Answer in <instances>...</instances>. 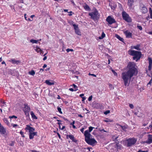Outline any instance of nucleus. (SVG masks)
<instances>
[{
	"instance_id": "4c0bfd02",
	"label": "nucleus",
	"mask_w": 152,
	"mask_h": 152,
	"mask_svg": "<svg viewBox=\"0 0 152 152\" xmlns=\"http://www.w3.org/2000/svg\"><path fill=\"white\" fill-rule=\"evenodd\" d=\"M24 113L26 116H29V111H24Z\"/></svg>"
},
{
	"instance_id": "7c9ffc66",
	"label": "nucleus",
	"mask_w": 152,
	"mask_h": 152,
	"mask_svg": "<svg viewBox=\"0 0 152 152\" xmlns=\"http://www.w3.org/2000/svg\"><path fill=\"white\" fill-rule=\"evenodd\" d=\"M31 42L33 43H37L38 42V40H36L34 39H31L30 40Z\"/></svg>"
},
{
	"instance_id": "39448f33",
	"label": "nucleus",
	"mask_w": 152,
	"mask_h": 152,
	"mask_svg": "<svg viewBox=\"0 0 152 152\" xmlns=\"http://www.w3.org/2000/svg\"><path fill=\"white\" fill-rule=\"evenodd\" d=\"M127 141V146L128 147H129L134 145L136 142L137 140L134 138H132L128 139Z\"/></svg>"
},
{
	"instance_id": "c03bdc74",
	"label": "nucleus",
	"mask_w": 152,
	"mask_h": 152,
	"mask_svg": "<svg viewBox=\"0 0 152 152\" xmlns=\"http://www.w3.org/2000/svg\"><path fill=\"white\" fill-rule=\"evenodd\" d=\"M99 48L100 50H102L103 48V45H99Z\"/></svg>"
},
{
	"instance_id": "8fccbe9b",
	"label": "nucleus",
	"mask_w": 152,
	"mask_h": 152,
	"mask_svg": "<svg viewBox=\"0 0 152 152\" xmlns=\"http://www.w3.org/2000/svg\"><path fill=\"white\" fill-rule=\"evenodd\" d=\"M110 112V111L109 110H107L105 111V115H107L108 113H109Z\"/></svg>"
},
{
	"instance_id": "4468645a",
	"label": "nucleus",
	"mask_w": 152,
	"mask_h": 152,
	"mask_svg": "<svg viewBox=\"0 0 152 152\" xmlns=\"http://www.w3.org/2000/svg\"><path fill=\"white\" fill-rule=\"evenodd\" d=\"M148 140L145 141V142L149 144L151 143H152V135L150 134H148Z\"/></svg>"
},
{
	"instance_id": "e2e57ef3",
	"label": "nucleus",
	"mask_w": 152,
	"mask_h": 152,
	"mask_svg": "<svg viewBox=\"0 0 152 152\" xmlns=\"http://www.w3.org/2000/svg\"><path fill=\"white\" fill-rule=\"evenodd\" d=\"M47 66V65L46 64H44L43 65V68H44L45 67H46Z\"/></svg>"
},
{
	"instance_id": "0eeeda50",
	"label": "nucleus",
	"mask_w": 152,
	"mask_h": 152,
	"mask_svg": "<svg viewBox=\"0 0 152 152\" xmlns=\"http://www.w3.org/2000/svg\"><path fill=\"white\" fill-rule=\"evenodd\" d=\"M106 21L108 22L109 24H112L115 23L116 21L115 19L111 16H108L106 19Z\"/></svg>"
},
{
	"instance_id": "9d476101",
	"label": "nucleus",
	"mask_w": 152,
	"mask_h": 152,
	"mask_svg": "<svg viewBox=\"0 0 152 152\" xmlns=\"http://www.w3.org/2000/svg\"><path fill=\"white\" fill-rule=\"evenodd\" d=\"M73 27L75 33L78 35H81V33L79 28L78 25H73Z\"/></svg>"
},
{
	"instance_id": "864d4df0",
	"label": "nucleus",
	"mask_w": 152,
	"mask_h": 152,
	"mask_svg": "<svg viewBox=\"0 0 152 152\" xmlns=\"http://www.w3.org/2000/svg\"><path fill=\"white\" fill-rule=\"evenodd\" d=\"M84 128H82L81 129H80V131L82 133H83V132H84Z\"/></svg>"
},
{
	"instance_id": "aec40b11",
	"label": "nucleus",
	"mask_w": 152,
	"mask_h": 152,
	"mask_svg": "<svg viewBox=\"0 0 152 152\" xmlns=\"http://www.w3.org/2000/svg\"><path fill=\"white\" fill-rule=\"evenodd\" d=\"M26 129L28 130L29 131V132L30 133H32L35 130V129L33 128L32 127H31L30 126H28V127L26 128Z\"/></svg>"
},
{
	"instance_id": "f8f14e48",
	"label": "nucleus",
	"mask_w": 152,
	"mask_h": 152,
	"mask_svg": "<svg viewBox=\"0 0 152 152\" xmlns=\"http://www.w3.org/2000/svg\"><path fill=\"white\" fill-rule=\"evenodd\" d=\"M124 33L126 36V38H132V33L129 31L128 30L124 31Z\"/></svg>"
},
{
	"instance_id": "ea45409f",
	"label": "nucleus",
	"mask_w": 152,
	"mask_h": 152,
	"mask_svg": "<svg viewBox=\"0 0 152 152\" xmlns=\"http://www.w3.org/2000/svg\"><path fill=\"white\" fill-rule=\"evenodd\" d=\"M137 28L140 30H142V27L140 26L139 25H137Z\"/></svg>"
},
{
	"instance_id": "13d9d810",
	"label": "nucleus",
	"mask_w": 152,
	"mask_h": 152,
	"mask_svg": "<svg viewBox=\"0 0 152 152\" xmlns=\"http://www.w3.org/2000/svg\"><path fill=\"white\" fill-rule=\"evenodd\" d=\"M69 90L71 91H75V90H74L73 88H70L69 89Z\"/></svg>"
},
{
	"instance_id": "ddd939ff",
	"label": "nucleus",
	"mask_w": 152,
	"mask_h": 152,
	"mask_svg": "<svg viewBox=\"0 0 152 152\" xmlns=\"http://www.w3.org/2000/svg\"><path fill=\"white\" fill-rule=\"evenodd\" d=\"M105 122L107 123L108 126H111L113 124V120L105 118Z\"/></svg>"
},
{
	"instance_id": "c85d7f7f",
	"label": "nucleus",
	"mask_w": 152,
	"mask_h": 152,
	"mask_svg": "<svg viewBox=\"0 0 152 152\" xmlns=\"http://www.w3.org/2000/svg\"><path fill=\"white\" fill-rule=\"evenodd\" d=\"M149 12L150 15V17L152 19V10L151 8L150 7L149 9Z\"/></svg>"
},
{
	"instance_id": "e433bc0d",
	"label": "nucleus",
	"mask_w": 152,
	"mask_h": 152,
	"mask_svg": "<svg viewBox=\"0 0 152 152\" xmlns=\"http://www.w3.org/2000/svg\"><path fill=\"white\" fill-rule=\"evenodd\" d=\"M57 110L58 111L61 113L62 114V112L61 111V108L59 107H57Z\"/></svg>"
},
{
	"instance_id": "f257e3e1",
	"label": "nucleus",
	"mask_w": 152,
	"mask_h": 152,
	"mask_svg": "<svg viewBox=\"0 0 152 152\" xmlns=\"http://www.w3.org/2000/svg\"><path fill=\"white\" fill-rule=\"evenodd\" d=\"M135 64L134 62H129L127 66L128 70L122 73L121 77L125 86H127L129 80H130L132 77L135 75L136 73L137 72V68L135 67Z\"/></svg>"
},
{
	"instance_id": "423d86ee",
	"label": "nucleus",
	"mask_w": 152,
	"mask_h": 152,
	"mask_svg": "<svg viewBox=\"0 0 152 152\" xmlns=\"http://www.w3.org/2000/svg\"><path fill=\"white\" fill-rule=\"evenodd\" d=\"M115 143H112L110 144L107 149L110 152H115Z\"/></svg>"
},
{
	"instance_id": "20e7f679",
	"label": "nucleus",
	"mask_w": 152,
	"mask_h": 152,
	"mask_svg": "<svg viewBox=\"0 0 152 152\" xmlns=\"http://www.w3.org/2000/svg\"><path fill=\"white\" fill-rule=\"evenodd\" d=\"M122 16L123 19L126 21L128 23H131L132 22V19L131 18L125 11H123L122 12Z\"/></svg>"
},
{
	"instance_id": "72a5a7b5",
	"label": "nucleus",
	"mask_w": 152,
	"mask_h": 152,
	"mask_svg": "<svg viewBox=\"0 0 152 152\" xmlns=\"http://www.w3.org/2000/svg\"><path fill=\"white\" fill-rule=\"evenodd\" d=\"M149 65H152V59L151 58H148Z\"/></svg>"
},
{
	"instance_id": "6ab92c4d",
	"label": "nucleus",
	"mask_w": 152,
	"mask_h": 152,
	"mask_svg": "<svg viewBox=\"0 0 152 152\" xmlns=\"http://www.w3.org/2000/svg\"><path fill=\"white\" fill-rule=\"evenodd\" d=\"M10 61L11 62L12 64H18L20 63V61L19 60H16L14 59H12Z\"/></svg>"
},
{
	"instance_id": "bf43d9fd",
	"label": "nucleus",
	"mask_w": 152,
	"mask_h": 152,
	"mask_svg": "<svg viewBox=\"0 0 152 152\" xmlns=\"http://www.w3.org/2000/svg\"><path fill=\"white\" fill-rule=\"evenodd\" d=\"M137 152H147V151H142L141 150H139V151H138Z\"/></svg>"
},
{
	"instance_id": "a19ab883",
	"label": "nucleus",
	"mask_w": 152,
	"mask_h": 152,
	"mask_svg": "<svg viewBox=\"0 0 152 152\" xmlns=\"http://www.w3.org/2000/svg\"><path fill=\"white\" fill-rule=\"evenodd\" d=\"M66 51L67 52H69L70 51H71L72 52V51H74V50L72 49L68 48V49H67L66 50Z\"/></svg>"
},
{
	"instance_id": "603ef678",
	"label": "nucleus",
	"mask_w": 152,
	"mask_h": 152,
	"mask_svg": "<svg viewBox=\"0 0 152 152\" xmlns=\"http://www.w3.org/2000/svg\"><path fill=\"white\" fill-rule=\"evenodd\" d=\"M12 125L13 126V127H15L18 126V125L14 124H12Z\"/></svg>"
},
{
	"instance_id": "09e8293b",
	"label": "nucleus",
	"mask_w": 152,
	"mask_h": 152,
	"mask_svg": "<svg viewBox=\"0 0 152 152\" xmlns=\"http://www.w3.org/2000/svg\"><path fill=\"white\" fill-rule=\"evenodd\" d=\"M129 107L131 109H133L134 107V106L132 104H129Z\"/></svg>"
},
{
	"instance_id": "cd10ccee",
	"label": "nucleus",
	"mask_w": 152,
	"mask_h": 152,
	"mask_svg": "<svg viewBox=\"0 0 152 152\" xmlns=\"http://www.w3.org/2000/svg\"><path fill=\"white\" fill-rule=\"evenodd\" d=\"M4 121V123L6 124L7 125L9 126L10 123L7 120V119L6 118H4L3 119Z\"/></svg>"
},
{
	"instance_id": "1a4fd4ad",
	"label": "nucleus",
	"mask_w": 152,
	"mask_h": 152,
	"mask_svg": "<svg viewBox=\"0 0 152 152\" xmlns=\"http://www.w3.org/2000/svg\"><path fill=\"white\" fill-rule=\"evenodd\" d=\"M135 0H128L127 2V5L129 7L130 10L132 11L134 10L133 5H134V3Z\"/></svg>"
},
{
	"instance_id": "f704fd0d",
	"label": "nucleus",
	"mask_w": 152,
	"mask_h": 152,
	"mask_svg": "<svg viewBox=\"0 0 152 152\" xmlns=\"http://www.w3.org/2000/svg\"><path fill=\"white\" fill-rule=\"evenodd\" d=\"M68 23L70 25H72V26H73V25H76L73 22V21H70L68 22Z\"/></svg>"
},
{
	"instance_id": "774afa93",
	"label": "nucleus",
	"mask_w": 152,
	"mask_h": 152,
	"mask_svg": "<svg viewBox=\"0 0 152 152\" xmlns=\"http://www.w3.org/2000/svg\"><path fill=\"white\" fill-rule=\"evenodd\" d=\"M148 34H149L152 35V31L148 32Z\"/></svg>"
},
{
	"instance_id": "5701e85b",
	"label": "nucleus",
	"mask_w": 152,
	"mask_h": 152,
	"mask_svg": "<svg viewBox=\"0 0 152 152\" xmlns=\"http://www.w3.org/2000/svg\"><path fill=\"white\" fill-rule=\"evenodd\" d=\"M30 114L32 118L34 119H37V117L34 115V113L33 111H31Z\"/></svg>"
},
{
	"instance_id": "680f3d73",
	"label": "nucleus",
	"mask_w": 152,
	"mask_h": 152,
	"mask_svg": "<svg viewBox=\"0 0 152 152\" xmlns=\"http://www.w3.org/2000/svg\"><path fill=\"white\" fill-rule=\"evenodd\" d=\"M82 101H83L85 100L86 99V97L85 96L82 97Z\"/></svg>"
},
{
	"instance_id": "5fc2aeb1",
	"label": "nucleus",
	"mask_w": 152,
	"mask_h": 152,
	"mask_svg": "<svg viewBox=\"0 0 152 152\" xmlns=\"http://www.w3.org/2000/svg\"><path fill=\"white\" fill-rule=\"evenodd\" d=\"M120 126L123 130H124V129H125L126 127L125 126H123L121 125H120Z\"/></svg>"
},
{
	"instance_id": "a878e982",
	"label": "nucleus",
	"mask_w": 152,
	"mask_h": 152,
	"mask_svg": "<svg viewBox=\"0 0 152 152\" xmlns=\"http://www.w3.org/2000/svg\"><path fill=\"white\" fill-rule=\"evenodd\" d=\"M24 106V108L25 109V110L24 111H30V107L27 104H25Z\"/></svg>"
},
{
	"instance_id": "79ce46f5",
	"label": "nucleus",
	"mask_w": 152,
	"mask_h": 152,
	"mask_svg": "<svg viewBox=\"0 0 152 152\" xmlns=\"http://www.w3.org/2000/svg\"><path fill=\"white\" fill-rule=\"evenodd\" d=\"M151 68H152V65H149L148 70L149 71H151Z\"/></svg>"
},
{
	"instance_id": "7ed1b4c3",
	"label": "nucleus",
	"mask_w": 152,
	"mask_h": 152,
	"mask_svg": "<svg viewBox=\"0 0 152 152\" xmlns=\"http://www.w3.org/2000/svg\"><path fill=\"white\" fill-rule=\"evenodd\" d=\"M129 54L131 56H133V60H135L137 61L141 58L142 56L141 52L137 51L134 50H130L128 51Z\"/></svg>"
},
{
	"instance_id": "6e6552de",
	"label": "nucleus",
	"mask_w": 152,
	"mask_h": 152,
	"mask_svg": "<svg viewBox=\"0 0 152 152\" xmlns=\"http://www.w3.org/2000/svg\"><path fill=\"white\" fill-rule=\"evenodd\" d=\"M98 12L97 11H95L94 12L89 13V15L91 16V18L94 19L96 20L98 17Z\"/></svg>"
},
{
	"instance_id": "2f4dec72",
	"label": "nucleus",
	"mask_w": 152,
	"mask_h": 152,
	"mask_svg": "<svg viewBox=\"0 0 152 152\" xmlns=\"http://www.w3.org/2000/svg\"><path fill=\"white\" fill-rule=\"evenodd\" d=\"M29 73L31 75L34 76L35 74V72L33 70H32L30 71L29 72Z\"/></svg>"
},
{
	"instance_id": "0e129e2a",
	"label": "nucleus",
	"mask_w": 152,
	"mask_h": 152,
	"mask_svg": "<svg viewBox=\"0 0 152 152\" xmlns=\"http://www.w3.org/2000/svg\"><path fill=\"white\" fill-rule=\"evenodd\" d=\"M84 96V94H81L80 95V96L81 97V98L83 97V96Z\"/></svg>"
},
{
	"instance_id": "bb28decb",
	"label": "nucleus",
	"mask_w": 152,
	"mask_h": 152,
	"mask_svg": "<svg viewBox=\"0 0 152 152\" xmlns=\"http://www.w3.org/2000/svg\"><path fill=\"white\" fill-rule=\"evenodd\" d=\"M140 45H137L134 46L133 48L139 51L140 50H141V49L140 48Z\"/></svg>"
},
{
	"instance_id": "473e14b6",
	"label": "nucleus",
	"mask_w": 152,
	"mask_h": 152,
	"mask_svg": "<svg viewBox=\"0 0 152 152\" xmlns=\"http://www.w3.org/2000/svg\"><path fill=\"white\" fill-rule=\"evenodd\" d=\"M104 37V31H103L102 33V34L101 36L99 37V39H103Z\"/></svg>"
},
{
	"instance_id": "4be33fe9",
	"label": "nucleus",
	"mask_w": 152,
	"mask_h": 152,
	"mask_svg": "<svg viewBox=\"0 0 152 152\" xmlns=\"http://www.w3.org/2000/svg\"><path fill=\"white\" fill-rule=\"evenodd\" d=\"M115 37L117 38L120 41H121L122 42L124 43V39L122 37H121L119 36L117 34H116L115 35Z\"/></svg>"
},
{
	"instance_id": "de8ad7c7",
	"label": "nucleus",
	"mask_w": 152,
	"mask_h": 152,
	"mask_svg": "<svg viewBox=\"0 0 152 152\" xmlns=\"http://www.w3.org/2000/svg\"><path fill=\"white\" fill-rule=\"evenodd\" d=\"M92 96H90L88 99V101H91L92 100Z\"/></svg>"
},
{
	"instance_id": "393cba45",
	"label": "nucleus",
	"mask_w": 152,
	"mask_h": 152,
	"mask_svg": "<svg viewBox=\"0 0 152 152\" xmlns=\"http://www.w3.org/2000/svg\"><path fill=\"white\" fill-rule=\"evenodd\" d=\"M45 83L47 85L49 86H51L54 84V83L53 82H51L49 81V80H46Z\"/></svg>"
},
{
	"instance_id": "58836bf2",
	"label": "nucleus",
	"mask_w": 152,
	"mask_h": 152,
	"mask_svg": "<svg viewBox=\"0 0 152 152\" xmlns=\"http://www.w3.org/2000/svg\"><path fill=\"white\" fill-rule=\"evenodd\" d=\"M112 72H113L114 75L115 76H117V73L114 70H113V69H112Z\"/></svg>"
},
{
	"instance_id": "c9c22d12",
	"label": "nucleus",
	"mask_w": 152,
	"mask_h": 152,
	"mask_svg": "<svg viewBox=\"0 0 152 152\" xmlns=\"http://www.w3.org/2000/svg\"><path fill=\"white\" fill-rule=\"evenodd\" d=\"M109 88H110V89L112 90V89H114V87L112 85L110 84H109Z\"/></svg>"
},
{
	"instance_id": "f3484780",
	"label": "nucleus",
	"mask_w": 152,
	"mask_h": 152,
	"mask_svg": "<svg viewBox=\"0 0 152 152\" xmlns=\"http://www.w3.org/2000/svg\"><path fill=\"white\" fill-rule=\"evenodd\" d=\"M118 138V136H117L114 135H112V140L115 142L116 143L119 142V141L117 139Z\"/></svg>"
},
{
	"instance_id": "b1692460",
	"label": "nucleus",
	"mask_w": 152,
	"mask_h": 152,
	"mask_svg": "<svg viewBox=\"0 0 152 152\" xmlns=\"http://www.w3.org/2000/svg\"><path fill=\"white\" fill-rule=\"evenodd\" d=\"M83 7L84 9L86 11H90L91 10L87 4H86V5L83 6Z\"/></svg>"
},
{
	"instance_id": "2eb2a0df",
	"label": "nucleus",
	"mask_w": 152,
	"mask_h": 152,
	"mask_svg": "<svg viewBox=\"0 0 152 152\" xmlns=\"http://www.w3.org/2000/svg\"><path fill=\"white\" fill-rule=\"evenodd\" d=\"M141 9L142 12L143 13H146L148 12V10L146 6L143 5L141 6Z\"/></svg>"
},
{
	"instance_id": "c756f323",
	"label": "nucleus",
	"mask_w": 152,
	"mask_h": 152,
	"mask_svg": "<svg viewBox=\"0 0 152 152\" xmlns=\"http://www.w3.org/2000/svg\"><path fill=\"white\" fill-rule=\"evenodd\" d=\"M71 86L73 87V88L75 89V91H76L78 90V87L77 86L75 85V84H73Z\"/></svg>"
},
{
	"instance_id": "052dcab7",
	"label": "nucleus",
	"mask_w": 152,
	"mask_h": 152,
	"mask_svg": "<svg viewBox=\"0 0 152 152\" xmlns=\"http://www.w3.org/2000/svg\"><path fill=\"white\" fill-rule=\"evenodd\" d=\"M75 121H73L72 123H71L70 124V125H72V126L73 125H74V124H75Z\"/></svg>"
},
{
	"instance_id": "49530a36",
	"label": "nucleus",
	"mask_w": 152,
	"mask_h": 152,
	"mask_svg": "<svg viewBox=\"0 0 152 152\" xmlns=\"http://www.w3.org/2000/svg\"><path fill=\"white\" fill-rule=\"evenodd\" d=\"M9 118H10V119H11L12 118H17V117L15 115H13L12 116H10Z\"/></svg>"
},
{
	"instance_id": "338daca9",
	"label": "nucleus",
	"mask_w": 152,
	"mask_h": 152,
	"mask_svg": "<svg viewBox=\"0 0 152 152\" xmlns=\"http://www.w3.org/2000/svg\"><path fill=\"white\" fill-rule=\"evenodd\" d=\"M47 56H45L43 58V60L44 61L46 60L47 59Z\"/></svg>"
},
{
	"instance_id": "9b49d317",
	"label": "nucleus",
	"mask_w": 152,
	"mask_h": 152,
	"mask_svg": "<svg viewBox=\"0 0 152 152\" xmlns=\"http://www.w3.org/2000/svg\"><path fill=\"white\" fill-rule=\"evenodd\" d=\"M119 142H117L116 144H115V148L116 149L115 152L119 151L121 149L122 146L119 144Z\"/></svg>"
},
{
	"instance_id": "a18cd8bd",
	"label": "nucleus",
	"mask_w": 152,
	"mask_h": 152,
	"mask_svg": "<svg viewBox=\"0 0 152 152\" xmlns=\"http://www.w3.org/2000/svg\"><path fill=\"white\" fill-rule=\"evenodd\" d=\"M20 134L21 135V136H22V137H25V136H24V134H23V132L22 131H20Z\"/></svg>"
},
{
	"instance_id": "f03ea898",
	"label": "nucleus",
	"mask_w": 152,
	"mask_h": 152,
	"mask_svg": "<svg viewBox=\"0 0 152 152\" xmlns=\"http://www.w3.org/2000/svg\"><path fill=\"white\" fill-rule=\"evenodd\" d=\"M88 132H86L85 134V141L88 144L93 146L97 143V142L94 138H91L92 136L91 134H89Z\"/></svg>"
},
{
	"instance_id": "dca6fc26",
	"label": "nucleus",
	"mask_w": 152,
	"mask_h": 152,
	"mask_svg": "<svg viewBox=\"0 0 152 152\" xmlns=\"http://www.w3.org/2000/svg\"><path fill=\"white\" fill-rule=\"evenodd\" d=\"M29 139H32L34 138V135H37V132L30 133H29Z\"/></svg>"
},
{
	"instance_id": "37998d69",
	"label": "nucleus",
	"mask_w": 152,
	"mask_h": 152,
	"mask_svg": "<svg viewBox=\"0 0 152 152\" xmlns=\"http://www.w3.org/2000/svg\"><path fill=\"white\" fill-rule=\"evenodd\" d=\"M36 50L38 52H40L42 51L41 49L38 47H37V49H36Z\"/></svg>"
},
{
	"instance_id": "3c124183",
	"label": "nucleus",
	"mask_w": 152,
	"mask_h": 152,
	"mask_svg": "<svg viewBox=\"0 0 152 152\" xmlns=\"http://www.w3.org/2000/svg\"><path fill=\"white\" fill-rule=\"evenodd\" d=\"M152 78H151V80H150L149 81V83H148L147 85H151L152 83Z\"/></svg>"
},
{
	"instance_id": "412c9836",
	"label": "nucleus",
	"mask_w": 152,
	"mask_h": 152,
	"mask_svg": "<svg viewBox=\"0 0 152 152\" xmlns=\"http://www.w3.org/2000/svg\"><path fill=\"white\" fill-rule=\"evenodd\" d=\"M94 127H92V126H90L89 127V129L86 130L84 133V135L85 136V133L86 132H88L87 133L89 134H90V133L93 129Z\"/></svg>"
},
{
	"instance_id": "4d7b16f0",
	"label": "nucleus",
	"mask_w": 152,
	"mask_h": 152,
	"mask_svg": "<svg viewBox=\"0 0 152 152\" xmlns=\"http://www.w3.org/2000/svg\"><path fill=\"white\" fill-rule=\"evenodd\" d=\"M71 1L72 2V3L73 4V5L74 6H75V4L74 1L73 0H71Z\"/></svg>"
},
{
	"instance_id": "69168bd1",
	"label": "nucleus",
	"mask_w": 152,
	"mask_h": 152,
	"mask_svg": "<svg viewBox=\"0 0 152 152\" xmlns=\"http://www.w3.org/2000/svg\"><path fill=\"white\" fill-rule=\"evenodd\" d=\"M72 11H70V12H69V13H70L69 14V16H71L72 15Z\"/></svg>"
},
{
	"instance_id": "a211bd4d",
	"label": "nucleus",
	"mask_w": 152,
	"mask_h": 152,
	"mask_svg": "<svg viewBox=\"0 0 152 152\" xmlns=\"http://www.w3.org/2000/svg\"><path fill=\"white\" fill-rule=\"evenodd\" d=\"M67 137H69L71 140L72 141L74 142H76L77 140H76L75 139L74 136L72 135H67Z\"/></svg>"
},
{
	"instance_id": "6e6d98bb",
	"label": "nucleus",
	"mask_w": 152,
	"mask_h": 152,
	"mask_svg": "<svg viewBox=\"0 0 152 152\" xmlns=\"http://www.w3.org/2000/svg\"><path fill=\"white\" fill-rule=\"evenodd\" d=\"M89 75H90L93 76H94V77H96V75H94V74H91L90 73H89Z\"/></svg>"
}]
</instances>
